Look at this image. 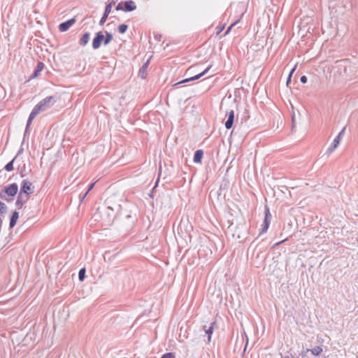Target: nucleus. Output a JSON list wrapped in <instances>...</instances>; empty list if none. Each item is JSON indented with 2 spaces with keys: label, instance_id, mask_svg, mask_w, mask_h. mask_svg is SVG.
I'll return each mask as SVG.
<instances>
[{
  "label": "nucleus",
  "instance_id": "f257e3e1",
  "mask_svg": "<svg viewBox=\"0 0 358 358\" xmlns=\"http://www.w3.org/2000/svg\"><path fill=\"white\" fill-rule=\"evenodd\" d=\"M57 101V98L55 96H49L43 99H42L38 103L36 106L41 111H45L49 108H50Z\"/></svg>",
  "mask_w": 358,
  "mask_h": 358
},
{
  "label": "nucleus",
  "instance_id": "f03ea898",
  "mask_svg": "<svg viewBox=\"0 0 358 358\" xmlns=\"http://www.w3.org/2000/svg\"><path fill=\"white\" fill-rule=\"evenodd\" d=\"M34 187L32 183L28 180H23L21 182V187L20 190V195H27V199H29L30 195L34 192Z\"/></svg>",
  "mask_w": 358,
  "mask_h": 358
},
{
  "label": "nucleus",
  "instance_id": "7ed1b4c3",
  "mask_svg": "<svg viewBox=\"0 0 358 358\" xmlns=\"http://www.w3.org/2000/svg\"><path fill=\"white\" fill-rule=\"evenodd\" d=\"M345 127L343 128V129L338 133L336 137L334 139L332 145L328 148L327 150V154L329 156L338 146L343 135L345 133Z\"/></svg>",
  "mask_w": 358,
  "mask_h": 358
},
{
  "label": "nucleus",
  "instance_id": "20e7f679",
  "mask_svg": "<svg viewBox=\"0 0 358 358\" xmlns=\"http://www.w3.org/2000/svg\"><path fill=\"white\" fill-rule=\"evenodd\" d=\"M271 215L269 212V209L267 208L265 211V217L263 222L262 228L260 231V234L265 233L270 225Z\"/></svg>",
  "mask_w": 358,
  "mask_h": 358
},
{
  "label": "nucleus",
  "instance_id": "39448f33",
  "mask_svg": "<svg viewBox=\"0 0 358 358\" xmlns=\"http://www.w3.org/2000/svg\"><path fill=\"white\" fill-rule=\"evenodd\" d=\"M40 112H41V110L38 108V107L36 106H35L29 116V118H28V120L27 122L26 129H25V134L28 132L29 128L33 120Z\"/></svg>",
  "mask_w": 358,
  "mask_h": 358
},
{
  "label": "nucleus",
  "instance_id": "423d86ee",
  "mask_svg": "<svg viewBox=\"0 0 358 358\" xmlns=\"http://www.w3.org/2000/svg\"><path fill=\"white\" fill-rule=\"evenodd\" d=\"M76 18H71L64 22L61 23L59 25V30L61 32L66 31L71 26H73L76 22Z\"/></svg>",
  "mask_w": 358,
  "mask_h": 358
},
{
  "label": "nucleus",
  "instance_id": "0eeeda50",
  "mask_svg": "<svg viewBox=\"0 0 358 358\" xmlns=\"http://www.w3.org/2000/svg\"><path fill=\"white\" fill-rule=\"evenodd\" d=\"M17 185L16 183H13L5 187L4 192L9 196H13L17 194Z\"/></svg>",
  "mask_w": 358,
  "mask_h": 358
},
{
  "label": "nucleus",
  "instance_id": "6e6552de",
  "mask_svg": "<svg viewBox=\"0 0 358 358\" xmlns=\"http://www.w3.org/2000/svg\"><path fill=\"white\" fill-rule=\"evenodd\" d=\"M212 65H209L203 71H202L201 73L194 76H192L191 78H187V79H185L180 82H178L177 83L178 84H180V83H187V82H189V81H192V80H197L199 78H200L201 76H204L209 70L211 68Z\"/></svg>",
  "mask_w": 358,
  "mask_h": 358
},
{
  "label": "nucleus",
  "instance_id": "1a4fd4ad",
  "mask_svg": "<svg viewBox=\"0 0 358 358\" xmlns=\"http://www.w3.org/2000/svg\"><path fill=\"white\" fill-rule=\"evenodd\" d=\"M104 36L101 33L98 32L96 34V37L92 41V47L94 49H98L101 45V42L103 40Z\"/></svg>",
  "mask_w": 358,
  "mask_h": 358
},
{
  "label": "nucleus",
  "instance_id": "9d476101",
  "mask_svg": "<svg viewBox=\"0 0 358 358\" xmlns=\"http://www.w3.org/2000/svg\"><path fill=\"white\" fill-rule=\"evenodd\" d=\"M216 327H217L216 322H213L209 324L208 329H206L205 334L207 336V343H210L212 334H213L215 329L216 328Z\"/></svg>",
  "mask_w": 358,
  "mask_h": 358
},
{
  "label": "nucleus",
  "instance_id": "9b49d317",
  "mask_svg": "<svg viewBox=\"0 0 358 358\" xmlns=\"http://www.w3.org/2000/svg\"><path fill=\"white\" fill-rule=\"evenodd\" d=\"M29 200V199H27V195H24V196H22V195H20L18 194L17 196V201L15 202V204H16V206L17 207V208L20 209L22 208L23 205Z\"/></svg>",
  "mask_w": 358,
  "mask_h": 358
},
{
  "label": "nucleus",
  "instance_id": "f8f14e48",
  "mask_svg": "<svg viewBox=\"0 0 358 358\" xmlns=\"http://www.w3.org/2000/svg\"><path fill=\"white\" fill-rule=\"evenodd\" d=\"M124 11L131 12L136 9V6L133 1H127L124 3Z\"/></svg>",
  "mask_w": 358,
  "mask_h": 358
},
{
  "label": "nucleus",
  "instance_id": "ddd939ff",
  "mask_svg": "<svg viewBox=\"0 0 358 358\" xmlns=\"http://www.w3.org/2000/svg\"><path fill=\"white\" fill-rule=\"evenodd\" d=\"M234 111L231 110L229 112V115H228V119L225 122V127L227 129H229L232 127L233 123H234Z\"/></svg>",
  "mask_w": 358,
  "mask_h": 358
},
{
  "label": "nucleus",
  "instance_id": "4468645a",
  "mask_svg": "<svg viewBox=\"0 0 358 358\" xmlns=\"http://www.w3.org/2000/svg\"><path fill=\"white\" fill-rule=\"evenodd\" d=\"M149 63H150V59H148L146 61V62H145L143 64V65L142 66V67L140 69V70L138 71V75L142 78H145V77L147 76V69H148V67L149 66Z\"/></svg>",
  "mask_w": 358,
  "mask_h": 358
},
{
  "label": "nucleus",
  "instance_id": "2eb2a0df",
  "mask_svg": "<svg viewBox=\"0 0 358 358\" xmlns=\"http://www.w3.org/2000/svg\"><path fill=\"white\" fill-rule=\"evenodd\" d=\"M43 68H44V64L41 62H38L37 64L36 69L34 70L31 78H36L38 76V74L41 73V71L43 69Z\"/></svg>",
  "mask_w": 358,
  "mask_h": 358
},
{
  "label": "nucleus",
  "instance_id": "dca6fc26",
  "mask_svg": "<svg viewBox=\"0 0 358 358\" xmlns=\"http://www.w3.org/2000/svg\"><path fill=\"white\" fill-rule=\"evenodd\" d=\"M203 155V150H196L194 155V162L195 163H201Z\"/></svg>",
  "mask_w": 358,
  "mask_h": 358
},
{
  "label": "nucleus",
  "instance_id": "f3484780",
  "mask_svg": "<svg viewBox=\"0 0 358 358\" xmlns=\"http://www.w3.org/2000/svg\"><path fill=\"white\" fill-rule=\"evenodd\" d=\"M90 33H85L83 35L81 38L80 39L79 43L82 46H85L87 45L90 41Z\"/></svg>",
  "mask_w": 358,
  "mask_h": 358
},
{
  "label": "nucleus",
  "instance_id": "a211bd4d",
  "mask_svg": "<svg viewBox=\"0 0 358 358\" xmlns=\"http://www.w3.org/2000/svg\"><path fill=\"white\" fill-rule=\"evenodd\" d=\"M309 351H310L312 355H313L314 356H319L323 352V350H322V347L316 346V347L313 348L312 350H309V349L306 350V352H309Z\"/></svg>",
  "mask_w": 358,
  "mask_h": 358
},
{
  "label": "nucleus",
  "instance_id": "6ab92c4d",
  "mask_svg": "<svg viewBox=\"0 0 358 358\" xmlns=\"http://www.w3.org/2000/svg\"><path fill=\"white\" fill-rule=\"evenodd\" d=\"M18 217H19L18 213L17 211L13 212V213L10 217V228H13L15 225L17 220L18 219Z\"/></svg>",
  "mask_w": 358,
  "mask_h": 358
},
{
  "label": "nucleus",
  "instance_id": "aec40b11",
  "mask_svg": "<svg viewBox=\"0 0 358 358\" xmlns=\"http://www.w3.org/2000/svg\"><path fill=\"white\" fill-rule=\"evenodd\" d=\"M17 158V156H15L10 162H8L4 167L5 170L8 172L12 171L14 169L13 167V162Z\"/></svg>",
  "mask_w": 358,
  "mask_h": 358
},
{
  "label": "nucleus",
  "instance_id": "412c9836",
  "mask_svg": "<svg viewBox=\"0 0 358 358\" xmlns=\"http://www.w3.org/2000/svg\"><path fill=\"white\" fill-rule=\"evenodd\" d=\"M113 39V35L110 33L106 32V36H104L103 38V44L107 45Z\"/></svg>",
  "mask_w": 358,
  "mask_h": 358
},
{
  "label": "nucleus",
  "instance_id": "4be33fe9",
  "mask_svg": "<svg viewBox=\"0 0 358 358\" xmlns=\"http://www.w3.org/2000/svg\"><path fill=\"white\" fill-rule=\"evenodd\" d=\"M128 28V26L127 24H122L118 26V31L120 34H124Z\"/></svg>",
  "mask_w": 358,
  "mask_h": 358
},
{
  "label": "nucleus",
  "instance_id": "5701e85b",
  "mask_svg": "<svg viewBox=\"0 0 358 358\" xmlns=\"http://www.w3.org/2000/svg\"><path fill=\"white\" fill-rule=\"evenodd\" d=\"M85 275V269L81 268L78 273V278L80 281H83L84 280Z\"/></svg>",
  "mask_w": 358,
  "mask_h": 358
},
{
  "label": "nucleus",
  "instance_id": "b1692460",
  "mask_svg": "<svg viewBox=\"0 0 358 358\" xmlns=\"http://www.w3.org/2000/svg\"><path fill=\"white\" fill-rule=\"evenodd\" d=\"M6 208H7L5 203L0 201V215L5 213L6 211Z\"/></svg>",
  "mask_w": 358,
  "mask_h": 358
},
{
  "label": "nucleus",
  "instance_id": "393cba45",
  "mask_svg": "<svg viewBox=\"0 0 358 358\" xmlns=\"http://www.w3.org/2000/svg\"><path fill=\"white\" fill-rule=\"evenodd\" d=\"M160 358H176V356L173 352H167L164 354Z\"/></svg>",
  "mask_w": 358,
  "mask_h": 358
},
{
  "label": "nucleus",
  "instance_id": "a878e982",
  "mask_svg": "<svg viewBox=\"0 0 358 358\" xmlns=\"http://www.w3.org/2000/svg\"><path fill=\"white\" fill-rule=\"evenodd\" d=\"M239 22V20L235 21L234 23H232L227 29L224 35H227L229 33V31H231V28L236 24H237L238 22Z\"/></svg>",
  "mask_w": 358,
  "mask_h": 358
},
{
  "label": "nucleus",
  "instance_id": "bb28decb",
  "mask_svg": "<svg viewBox=\"0 0 358 358\" xmlns=\"http://www.w3.org/2000/svg\"><path fill=\"white\" fill-rule=\"evenodd\" d=\"M108 15H105V14L103 13V16L101 18L100 22H99L100 25H102V24H103L105 23V22L106 21V20L108 18Z\"/></svg>",
  "mask_w": 358,
  "mask_h": 358
},
{
  "label": "nucleus",
  "instance_id": "cd10ccee",
  "mask_svg": "<svg viewBox=\"0 0 358 358\" xmlns=\"http://www.w3.org/2000/svg\"><path fill=\"white\" fill-rule=\"evenodd\" d=\"M111 8H110V7H109L108 6H106L105 10H104V13H103L105 14V15H108L110 13Z\"/></svg>",
  "mask_w": 358,
  "mask_h": 358
},
{
  "label": "nucleus",
  "instance_id": "c85d7f7f",
  "mask_svg": "<svg viewBox=\"0 0 358 358\" xmlns=\"http://www.w3.org/2000/svg\"><path fill=\"white\" fill-rule=\"evenodd\" d=\"M122 2L117 4V6L116 7L117 10H123L124 11V8L122 6Z\"/></svg>",
  "mask_w": 358,
  "mask_h": 358
},
{
  "label": "nucleus",
  "instance_id": "c756f323",
  "mask_svg": "<svg viewBox=\"0 0 358 358\" xmlns=\"http://www.w3.org/2000/svg\"><path fill=\"white\" fill-rule=\"evenodd\" d=\"M300 80L303 83H306L307 82V78L306 76H303L301 77Z\"/></svg>",
  "mask_w": 358,
  "mask_h": 358
},
{
  "label": "nucleus",
  "instance_id": "7c9ffc66",
  "mask_svg": "<svg viewBox=\"0 0 358 358\" xmlns=\"http://www.w3.org/2000/svg\"><path fill=\"white\" fill-rule=\"evenodd\" d=\"M96 182H94L92 183V184L89 186L88 189H87V193H89V192H90V191H91V190L92 189V188L94 187V185H95V183H96Z\"/></svg>",
  "mask_w": 358,
  "mask_h": 358
},
{
  "label": "nucleus",
  "instance_id": "2f4dec72",
  "mask_svg": "<svg viewBox=\"0 0 358 358\" xmlns=\"http://www.w3.org/2000/svg\"><path fill=\"white\" fill-rule=\"evenodd\" d=\"M296 69V64L294 65V66L292 69V70L289 72V75H291V77L292 76V74L295 71Z\"/></svg>",
  "mask_w": 358,
  "mask_h": 358
},
{
  "label": "nucleus",
  "instance_id": "473e14b6",
  "mask_svg": "<svg viewBox=\"0 0 358 358\" xmlns=\"http://www.w3.org/2000/svg\"><path fill=\"white\" fill-rule=\"evenodd\" d=\"M115 1L112 0L106 6L112 8L113 6L115 5Z\"/></svg>",
  "mask_w": 358,
  "mask_h": 358
},
{
  "label": "nucleus",
  "instance_id": "72a5a7b5",
  "mask_svg": "<svg viewBox=\"0 0 358 358\" xmlns=\"http://www.w3.org/2000/svg\"><path fill=\"white\" fill-rule=\"evenodd\" d=\"M291 75H289L288 76V78H287V85H289V83H290L291 81Z\"/></svg>",
  "mask_w": 358,
  "mask_h": 358
},
{
  "label": "nucleus",
  "instance_id": "f704fd0d",
  "mask_svg": "<svg viewBox=\"0 0 358 358\" xmlns=\"http://www.w3.org/2000/svg\"><path fill=\"white\" fill-rule=\"evenodd\" d=\"M87 194L88 193L86 192V193L83 196H82V197L80 198L81 201L84 200V199L86 197Z\"/></svg>",
  "mask_w": 358,
  "mask_h": 358
},
{
  "label": "nucleus",
  "instance_id": "c9c22d12",
  "mask_svg": "<svg viewBox=\"0 0 358 358\" xmlns=\"http://www.w3.org/2000/svg\"><path fill=\"white\" fill-rule=\"evenodd\" d=\"M224 29V27H220L219 29L217 31V34H220Z\"/></svg>",
  "mask_w": 358,
  "mask_h": 358
},
{
  "label": "nucleus",
  "instance_id": "e433bc0d",
  "mask_svg": "<svg viewBox=\"0 0 358 358\" xmlns=\"http://www.w3.org/2000/svg\"><path fill=\"white\" fill-rule=\"evenodd\" d=\"M22 152H23V149H22V148H21V149L18 151L17 155L16 156L17 157L18 155H20V154H22Z\"/></svg>",
  "mask_w": 358,
  "mask_h": 358
},
{
  "label": "nucleus",
  "instance_id": "4c0bfd02",
  "mask_svg": "<svg viewBox=\"0 0 358 358\" xmlns=\"http://www.w3.org/2000/svg\"><path fill=\"white\" fill-rule=\"evenodd\" d=\"M286 240H287V239H285V240H283V241H280V242H278L275 245H280L281 243H282L283 242H285Z\"/></svg>",
  "mask_w": 358,
  "mask_h": 358
},
{
  "label": "nucleus",
  "instance_id": "58836bf2",
  "mask_svg": "<svg viewBox=\"0 0 358 358\" xmlns=\"http://www.w3.org/2000/svg\"><path fill=\"white\" fill-rule=\"evenodd\" d=\"M208 326H206V325H204V326L203 327V330L204 331V332H206V329H208Z\"/></svg>",
  "mask_w": 358,
  "mask_h": 358
},
{
  "label": "nucleus",
  "instance_id": "ea45409f",
  "mask_svg": "<svg viewBox=\"0 0 358 358\" xmlns=\"http://www.w3.org/2000/svg\"><path fill=\"white\" fill-rule=\"evenodd\" d=\"M336 63L338 64L340 66H341L342 62L341 61H336Z\"/></svg>",
  "mask_w": 358,
  "mask_h": 358
},
{
  "label": "nucleus",
  "instance_id": "a19ab883",
  "mask_svg": "<svg viewBox=\"0 0 358 358\" xmlns=\"http://www.w3.org/2000/svg\"><path fill=\"white\" fill-rule=\"evenodd\" d=\"M281 358H290L289 356H281Z\"/></svg>",
  "mask_w": 358,
  "mask_h": 358
},
{
  "label": "nucleus",
  "instance_id": "79ce46f5",
  "mask_svg": "<svg viewBox=\"0 0 358 358\" xmlns=\"http://www.w3.org/2000/svg\"><path fill=\"white\" fill-rule=\"evenodd\" d=\"M1 225H2V220H1V218L0 217V227H1Z\"/></svg>",
  "mask_w": 358,
  "mask_h": 358
},
{
  "label": "nucleus",
  "instance_id": "37998d69",
  "mask_svg": "<svg viewBox=\"0 0 358 358\" xmlns=\"http://www.w3.org/2000/svg\"><path fill=\"white\" fill-rule=\"evenodd\" d=\"M357 242H358V238H357Z\"/></svg>",
  "mask_w": 358,
  "mask_h": 358
}]
</instances>
